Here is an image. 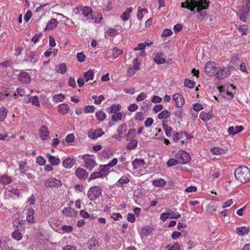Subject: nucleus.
<instances>
[{"label":"nucleus","mask_w":250,"mask_h":250,"mask_svg":"<svg viewBox=\"0 0 250 250\" xmlns=\"http://www.w3.org/2000/svg\"><path fill=\"white\" fill-rule=\"evenodd\" d=\"M234 175L237 180L244 183L250 180V170L245 166L239 167L235 169Z\"/></svg>","instance_id":"1"},{"label":"nucleus","mask_w":250,"mask_h":250,"mask_svg":"<svg viewBox=\"0 0 250 250\" xmlns=\"http://www.w3.org/2000/svg\"><path fill=\"white\" fill-rule=\"evenodd\" d=\"M102 188L99 186L91 187L87 192V197L91 201H94L97 199L101 195Z\"/></svg>","instance_id":"2"},{"label":"nucleus","mask_w":250,"mask_h":250,"mask_svg":"<svg viewBox=\"0 0 250 250\" xmlns=\"http://www.w3.org/2000/svg\"><path fill=\"white\" fill-rule=\"evenodd\" d=\"M202 0H186L185 2H182L181 7L182 8H188L190 11H194L195 8H198L199 5L201 4Z\"/></svg>","instance_id":"3"},{"label":"nucleus","mask_w":250,"mask_h":250,"mask_svg":"<svg viewBox=\"0 0 250 250\" xmlns=\"http://www.w3.org/2000/svg\"><path fill=\"white\" fill-rule=\"evenodd\" d=\"M175 157L178 159L180 164H187L191 160L189 155L187 152L183 150L179 151L176 154Z\"/></svg>","instance_id":"4"},{"label":"nucleus","mask_w":250,"mask_h":250,"mask_svg":"<svg viewBox=\"0 0 250 250\" xmlns=\"http://www.w3.org/2000/svg\"><path fill=\"white\" fill-rule=\"evenodd\" d=\"M46 188H59L62 186V182L55 178H49L46 180L44 183Z\"/></svg>","instance_id":"5"},{"label":"nucleus","mask_w":250,"mask_h":250,"mask_svg":"<svg viewBox=\"0 0 250 250\" xmlns=\"http://www.w3.org/2000/svg\"><path fill=\"white\" fill-rule=\"evenodd\" d=\"M84 161V167L87 169L91 170L95 167L97 166V163L94 160L93 158L89 155H84L83 157Z\"/></svg>","instance_id":"6"},{"label":"nucleus","mask_w":250,"mask_h":250,"mask_svg":"<svg viewBox=\"0 0 250 250\" xmlns=\"http://www.w3.org/2000/svg\"><path fill=\"white\" fill-rule=\"evenodd\" d=\"M208 3L209 1H208L207 0H202L201 4L199 5L196 10L198 13V19H203L206 16V13L203 11V10L207 9L208 6Z\"/></svg>","instance_id":"7"},{"label":"nucleus","mask_w":250,"mask_h":250,"mask_svg":"<svg viewBox=\"0 0 250 250\" xmlns=\"http://www.w3.org/2000/svg\"><path fill=\"white\" fill-rule=\"evenodd\" d=\"M217 70L216 63L213 62H208L205 66V73L208 76L213 75Z\"/></svg>","instance_id":"8"},{"label":"nucleus","mask_w":250,"mask_h":250,"mask_svg":"<svg viewBox=\"0 0 250 250\" xmlns=\"http://www.w3.org/2000/svg\"><path fill=\"white\" fill-rule=\"evenodd\" d=\"M104 133L101 129L98 128L95 130L91 129L88 132V136L90 139L95 140L102 136Z\"/></svg>","instance_id":"9"},{"label":"nucleus","mask_w":250,"mask_h":250,"mask_svg":"<svg viewBox=\"0 0 250 250\" xmlns=\"http://www.w3.org/2000/svg\"><path fill=\"white\" fill-rule=\"evenodd\" d=\"M87 245L90 250H97L99 247V241L96 238L92 237L88 240Z\"/></svg>","instance_id":"10"},{"label":"nucleus","mask_w":250,"mask_h":250,"mask_svg":"<svg viewBox=\"0 0 250 250\" xmlns=\"http://www.w3.org/2000/svg\"><path fill=\"white\" fill-rule=\"evenodd\" d=\"M229 75V71L228 68H223L217 71L215 74L216 78L221 80L227 78Z\"/></svg>","instance_id":"11"},{"label":"nucleus","mask_w":250,"mask_h":250,"mask_svg":"<svg viewBox=\"0 0 250 250\" xmlns=\"http://www.w3.org/2000/svg\"><path fill=\"white\" fill-rule=\"evenodd\" d=\"M19 81L23 84H28L30 82V76L26 72H21L18 77Z\"/></svg>","instance_id":"12"},{"label":"nucleus","mask_w":250,"mask_h":250,"mask_svg":"<svg viewBox=\"0 0 250 250\" xmlns=\"http://www.w3.org/2000/svg\"><path fill=\"white\" fill-rule=\"evenodd\" d=\"M92 9L88 6L83 7L82 11L83 16L87 20L94 19L95 15L92 14Z\"/></svg>","instance_id":"13"},{"label":"nucleus","mask_w":250,"mask_h":250,"mask_svg":"<svg viewBox=\"0 0 250 250\" xmlns=\"http://www.w3.org/2000/svg\"><path fill=\"white\" fill-rule=\"evenodd\" d=\"M172 98L176 102L177 107H181L184 105L185 100L182 95L179 93H176L173 95Z\"/></svg>","instance_id":"14"},{"label":"nucleus","mask_w":250,"mask_h":250,"mask_svg":"<svg viewBox=\"0 0 250 250\" xmlns=\"http://www.w3.org/2000/svg\"><path fill=\"white\" fill-rule=\"evenodd\" d=\"M39 135L42 140L47 139L49 135V132L45 126H42L39 130Z\"/></svg>","instance_id":"15"},{"label":"nucleus","mask_w":250,"mask_h":250,"mask_svg":"<svg viewBox=\"0 0 250 250\" xmlns=\"http://www.w3.org/2000/svg\"><path fill=\"white\" fill-rule=\"evenodd\" d=\"M154 62L157 64H163L166 62V59L164 58V55L162 53L158 52L155 54L154 58Z\"/></svg>","instance_id":"16"},{"label":"nucleus","mask_w":250,"mask_h":250,"mask_svg":"<svg viewBox=\"0 0 250 250\" xmlns=\"http://www.w3.org/2000/svg\"><path fill=\"white\" fill-rule=\"evenodd\" d=\"M26 55L28 57V58H29L28 61L30 62L35 63L37 62L38 55L35 52H31V51H29V52H27ZM28 61V60H26V61Z\"/></svg>","instance_id":"17"},{"label":"nucleus","mask_w":250,"mask_h":250,"mask_svg":"<svg viewBox=\"0 0 250 250\" xmlns=\"http://www.w3.org/2000/svg\"><path fill=\"white\" fill-rule=\"evenodd\" d=\"M244 127L242 126H230L228 131L229 134L234 135L243 130Z\"/></svg>","instance_id":"18"},{"label":"nucleus","mask_w":250,"mask_h":250,"mask_svg":"<svg viewBox=\"0 0 250 250\" xmlns=\"http://www.w3.org/2000/svg\"><path fill=\"white\" fill-rule=\"evenodd\" d=\"M132 167L134 169H137L140 167L143 166L145 165V162L142 159H135L132 162Z\"/></svg>","instance_id":"19"},{"label":"nucleus","mask_w":250,"mask_h":250,"mask_svg":"<svg viewBox=\"0 0 250 250\" xmlns=\"http://www.w3.org/2000/svg\"><path fill=\"white\" fill-rule=\"evenodd\" d=\"M75 174L78 177L81 179H86L88 175L85 169L80 167L77 169Z\"/></svg>","instance_id":"20"},{"label":"nucleus","mask_w":250,"mask_h":250,"mask_svg":"<svg viewBox=\"0 0 250 250\" xmlns=\"http://www.w3.org/2000/svg\"><path fill=\"white\" fill-rule=\"evenodd\" d=\"M58 21L55 19H51L47 23L45 30H53L58 25Z\"/></svg>","instance_id":"21"},{"label":"nucleus","mask_w":250,"mask_h":250,"mask_svg":"<svg viewBox=\"0 0 250 250\" xmlns=\"http://www.w3.org/2000/svg\"><path fill=\"white\" fill-rule=\"evenodd\" d=\"M213 116V114L212 113H206L205 111L201 112L199 115L200 118L205 122L210 120Z\"/></svg>","instance_id":"22"},{"label":"nucleus","mask_w":250,"mask_h":250,"mask_svg":"<svg viewBox=\"0 0 250 250\" xmlns=\"http://www.w3.org/2000/svg\"><path fill=\"white\" fill-rule=\"evenodd\" d=\"M47 158L48 159L49 162L52 165L57 166L60 163V160L51 154L47 153L46 154Z\"/></svg>","instance_id":"23"},{"label":"nucleus","mask_w":250,"mask_h":250,"mask_svg":"<svg viewBox=\"0 0 250 250\" xmlns=\"http://www.w3.org/2000/svg\"><path fill=\"white\" fill-rule=\"evenodd\" d=\"M129 181V179L126 175H123L116 183L115 185L118 187H122L123 184H127Z\"/></svg>","instance_id":"24"},{"label":"nucleus","mask_w":250,"mask_h":250,"mask_svg":"<svg viewBox=\"0 0 250 250\" xmlns=\"http://www.w3.org/2000/svg\"><path fill=\"white\" fill-rule=\"evenodd\" d=\"M132 7L128 8L120 16V18L124 21H126L129 19L130 13L132 11Z\"/></svg>","instance_id":"25"},{"label":"nucleus","mask_w":250,"mask_h":250,"mask_svg":"<svg viewBox=\"0 0 250 250\" xmlns=\"http://www.w3.org/2000/svg\"><path fill=\"white\" fill-rule=\"evenodd\" d=\"M94 72L93 70H89L83 74L85 82H88L90 80H92L94 78Z\"/></svg>","instance_id":"26"},{"label":"nucleus","mask_w":250,"mask_h":250,"mask_svg":"<svg viewBox=\"0 0 250 250\" xmlns=\"http://www.w3.org/2000/svg\"><path fill=\"white\" fill-rule=\"evenodd\" d=\"M19 169L21 173L23 174L25 171H27L29 167L27 165L26 162L23 161H21L19 163Z\"/></svg>","instance_id":"27"},{"label":"nucleus","mask_w":250,"mask_h":250,"mask_svg":"<svg viewBox=\"0 0 250 250\" xmlns=\"http://www.w3.org/2000/svg\"><path fill=\"white\" fill-rule=\"evenodd\" d=\"M11 182V177L7 175L4 174L0 177V182L3 185L10 184Z\"/></svg>","instance_id":"28"},{"label":"nucleus","mask_w":250,"mask_h":250,"mask_svg":"<svg viewBox=\"0 0 250 250\" xmlns=\"http://www.w3.org/2000/svg\"><path fill=\"white\" fill-rule=\"evenodd\" d=\"M250 231V228H247L246 227H243L238 228L236 229V233L240 236H243L245 234H247Z\"/></svg>","instance_id":"29"},{"label":"nucleus","mask_w":250,"mask_h":250,"mask_svg":"<svg viewBox=\"0 0 250 250\" xmlns=\"http://www.w3.org/2000/svg\"><path fill=\"white\" fill-rule=\"evenodd\" d=\"M55 70L60 74H64L66 71V65L65 63H62L56 66Z\"/></svg>","instance_id":"30"},{"label":"nucleus","mask_w":250,"mask_h":250,"mask_svg":"<svg viewBox=\"0 0 250 250\" xmlns=\"http://www.w3.org/2000/svg\"><path fill=\"white\" fill-rule=\"evenodd\" d=\"M69 110V106L67 104H61L59 106V111L62 114L67 113Z\"/></svg>","instance_id":"31"},{"label":"nucleus","mask_w":250,"mask_h":250,"mask_svg":"<svg viewBox=\"0 0 250 250\" xmlns=\"http://www.w3.org/2000/svg\"><path fill=\"white\" fill-rule=\"evenodd\" d=\"M74 163L75 161L73 159L67 158L63 160L62 164L63 166L65 168H70L73 166Z\"/></svg>","instance_id":"32"},{"label":"nucleus","mask_w":250,"mask_h":250,"mask_svg":"<svg viewBox=\"0 0 250 250\" xmlns=\"http://www.w3.org/2000/svg\"><path fill=\"white\" fill-rule=\"evenodd\" d=\"M127 128V126L125 124H122L120 125L117 131L119 134V138L123 137L124 135V133L126 131Z\"/></svg>","instance_id":"33"},{"label":"nucleus","mask_w":250,"mask_h":250,"mask_svg":"<svg viewBox=\"0 0 250 250\" xmlns=\"http://www.w3.org/2000/svg\"><path fill=\"white\" fill-rule=\"evenodd\" d=\"M138 140L137 139H132L126 145V148L130 150L135 149L138 145Z\"/></svg>","instance_id":"34"},{"label":"nucleus","mask_w":250,"mask_h":250,"mask_svg":"<svg viewBox=\"0 0 250 250\" xmlns=\"http://www.w3.org/2000/svg\"><path fill=\"white\" fill-rule=\"evenodd\" d=\"M111 167L107 165H100L99 167V170H100L103 174L104 175V177L107 175L108 173V170Z\"/></svg>","instance_id":"35"},{"label":"nucleus","mask_w":250,"mask_h":250,"mask_svg":"<svg viewBox=\"0 0 250 250\" xmlns=\"http://www.w3.org/2000/svg\"><path fill=\"white\" fill-rule=\"evenodd\" d=\"M239 18L240 20L244 22H246L247 21V16L249 14V9H242L241 11H239Z\"/></svg>","instance_id":"36"},{"label":"nucleus","mask_w":250,"mask_h":250,"mask_svg":"<svg viewBox=\"0 0 250 250\" xmlns=\"http://www.w3.org/2000/svg\"><path fill=\"white\" fill-rule=\"evenodd\" d=\"M62 213L67 216H71L77 214L74 209L71 208H65L62 210Z\"/></svg>","instance_id":"37"},{"label":"nucleus","mask_w":250,"mask_h":250,"mask_svg":"<svg viewBox=\"0 0 250 250\" xmlns=\"http://www.w3.org/2000/svg\"><path fill=\"white\" fill-rule=\"evenodd\" d=\"M210 151L215 155H222L225 153V150L224 149L217 147L211 148Z\"/></svg>","instance_id":"38"},{"label":"nucleus","mask_w":250,"mask_h":250,"mask_svg":"<svg viewBox=\"0 0 250 250\" xmlns=\"http://www.w3.org/2000/svg\"><path fill=\"white\" fill-rule=\"evenodd\" d=\"M170 116V112L167 110H165L160 112L158 115L159 119H164L168 118Z\"/></svg>","instance_id":"39"},{"label":"nucleus","mask_w":250,"mask_h":250,"mask_svg":"<svg viewBox=\"0 0 250 250\" xmlns=\"http://www.w3.org/2000/svg\"><path fill=\"white\" fill-rule=\"evenodd\" d=\"M7 114L6 108L3 106L0 108V121L2 122L4 120Z\"/></svg>","instance_id":"40"},{"label":"nucleus","mask_w":250,"mask_h":250,"mask_svg":"<svg viewBox=\"0 0 250 250\" xmlns=\"http://www.w3.org/2000/svg\"><path fill=\"white\" fill-rule=\"evenodd\" d=\"M166 211L168 214L169 218H179L181 217L180 214L175 213L170 209L167 208Z\"/></svg>","instance_id":"41"},{"label":"nucleus","mask_w":250,"mask_h":250,"mask_svg":"<svg viewBox=\"0 0 250 250\" xmlns=\"http://www.w3.org/2000/svg\"><path fill=\"white\" fill-rule=\"evenodd\" d=\"M163 127L165 131V133L167 137H170L171 135V132L172 128L171 127L169 126L166 124L163 123Z\"/></svg>","instance_id":"42"},{"label":"nucleus","mask_w":250,"mask_h":250,"mask_svg":"<svg viewBox=\"0 0 250 250\" xmlns=\"http://www.w3.org/2000/svg\"><path fill=\"white\" fill-rule=\"evenodd\" d=\"M103 177H104V175H103L101 171L99 170L98 171L94 172L92 173H91L90 176V178H89V180L95 179L97 178H102Z\"/></svg>","instance_id":"43"},{"label":"nucleus","mask_w":250,"mask_h":250,"mask_svg":"<svg viewBox=\"0 0 250 250\" xmlns=\"http://www.w3.org/2000/svg\"><path fill=\"white\" fill-rule=\"evenodd\" d=\"M153 184L156 187H163L165 186L166 182L162 179H159L158 180H154L153 182Z\"/></svg>","instance_id":"44"},{"label":"nucleus","mask_w":250,"mask_h":250,"mask_svg":"<svg viewBox=\"0 0 250 250\" xmlns=\"http://www.w3.org/2000/svg\"><path fill=\"white\" fill-rule=\"evenodd\" d=\"M34 210L32 209L29 210L27 213L26 220L29 223H33L34 220Z\"/></svg>","instance_id":"45"},{"label":"nucleus","mask_w":250,"mask_h":250,"mask_svg":"<svg viewBox=\"0 0 250 250\" xmlns=\"http://www.w3.org/2000/svg\"><path fill=\"white\" fill-rule=\"evenodd\" d=\"M12 237L14 239L19 241L22 238V235L19 230H16L12 233Z\"/></svg>","instance_id":"46"},{"label":"nucleus","mask_w":250,"mask_h":250,"mask_svg":"<svg viewBox=\"0 0 250 250\" xmlns=\"http://www.w3.org/2000/svg\"><path fill=\"white\" fill-rule=\"evenodd\" d=\"M121 108V105L119 104H113L109 109V112L111 113H116V112Z\"/></svg>","instance_id":"47"},{"label":"nucleus","mask_w":250,"mask_h":250,"mask_svg":"<svg viewBox=\"0 0 250 250\" xmlns=\"http://www.w3.org/2000/svg\"><path fill=\"white\" fill-rule=\"evenodd\" d=\"M106 117L105 113L102 111H100L96 113V117L97 120L102 121Z\"/></svg>","instance_id":"48"},{"label":"nucleus","mask_w":250,"mask_h":250,"mask_svg":"<svg viewBox=\"0 0 250 250\" xmlns=\"http://www.w3.org/2000/svg\"><path fill=\"white\" fill-rule=\"evenodd\" d=\"M185 86L192 88L195 86V82L189 79H185L184 82Z\"/></svg>","instance_id":"49"},{"label":"nucleus","mask_w":250,"mask_h":250,"mask_svg":"<svg viewBox=\"0 0 250 250\" xmlns=\"http://www.w3.org/2000/svg\"><path fill=\"white\" fill-rule=\"evenodd\" d=\"M33 105L37 106H40V103L38 96H35L31 97V102Z\"/></svg>","instance_id":"50"},{"label":"nucleus","mask_w":250,"mask_h":250,"mask_svg":"<svg viewBox=\"0 0 250 250\" xmlns=\"http://www.w3.org/2000/svg\"><path fill=\"white\" fill-rule=\"evenodd\" d=\"M184 132H180L173 134V139L175 142L177 141L180 139L184 138Z\"/></svg>","instance_id":"51"},{"label":"nucleus","mask_w":250,"mask_h":250,"mask_svg":"<svg viewBox=\"0 0 250 250\" xmlns=\"http://www.w3.org/2000/svg\"><path fill=\"white\" fill-rule=\"evenodd\" d=\"M178 163H179L178 159H175L173 158L168 160L167 162V165L168 167H172L174 166H176Z\"/></svg>","instance_id":"52"},{"label":"nucleus","mask_w":250,"mask_h":250,"mask_svg":"<svg viewBox=\"0 0 250 250\" xmlns=\"http://www.w3.org/2000/svg\"><path fill=\"white\" fill-rule=\"evenodd\" d=\"M118 34L117 30L115 28H109L106 32V34L109 36H114Z\"/></svg>","instance_id":"53"},{"label":"nucleus","mask_w":250,"mask_h":250,"mask_svg":"<svg viewBox=\"0 0 250 250\" xmlns=\"http://www.w3.org/2000/svg\"><path fill=\"white\" fill-rule=\"evenodd\" d=\"M64 96L62 94H57L53 96V100L56 102H61L64 99Z\"/></svg>","instance_id":"54"},{"label":"nucleus","mask_w":250,"mask_h":250,"mask_svg":"<svg viewBox=\"0 0 250 250\" xmlns=\"http://www.w3.org/2000/svg\"><path fill=\"white\" fill-rule=\"evenodd\" d=\"M94 110L95 107L93 105H86L84 108V111L85 113H92Z\"/></svg>","instance_id":"55"},{"label":"nucleus","mask_w":250,"mask_h":250,"mask_svg":"<svg viewBox=\"0 0 250 250\" xmlns=\"http://www.w3.org/2000/svg\"><path fill=\"white\" fill-rule=\"evenodd\" d=\"M122 117V114L121 112L117 113L116 115H113L111 116V119L113 121L117 122L118 120H121Z\"/></svg>","instance_id":"56"},{"label":"nucleus","mask_w":250,"mask_h":250,"mask_svg":"<svg viewBox=\"0 0 250 250\" xmlns=\"http://www.w3.org/2000/svg\"><path fill=\"white\" fill-rule=\"evenodd\" d=\"M122 51L117 48H114L113 49V57L114 59L117 58L121 54H122Z\"/></svg>","instance_id":"57"},{"label":"nucleus","mask_w":250,"mask_h":250,"mask_svg":"<svg viewBox=\"0 0 250 250\" xmlns=\"http://www.w3.org/2000/svg\"><path fill=\"white\" fill-rule=\"evenodd\" d=\"M45 160L42 156H38L36 158V162L41 166L45 164Z\"/></svg>","instance_id":"58"},{"label":"nucleus","mask_w":250,"mask_h":250,"mask_svg":"<svg viewBox=\"0 0 250 250\" xmlns=\"http://www.w3.org/2000/svg\"><path fill=\"white\" fill-rule=\"evenodd\" d=\"M77 58L79 62H83L85 60V56L83 53H79L77 54Z\"/></svg>","instance_id":"59"},{"label":"nucleus","mask_w":250,"mask_h":250,"mask_svg":"<svg viewBox=\"0 0 250 250\" xmlns=\"http://www.w3.org/2000/svg\"><path fill=\"white\" fill-rule=\"evenodd\" d=\"M68 84L73 88H75L76 86L75 80L74 78L70 77L68 79Z\"/></svg>","instance_id":"60"},{"label":"nucleus","mask_w":250,"mask_h":250,"mask_svg":"<svg viewBox=\"0 0 250 250\" xmlns=\"http://www.w3.org/2000/svg\"><path fill=\"white\" fill-rule=\"evenodd\" d=\"M74 138L75 137L73 134H69L68 135H67L65 138V141L68 143H72L74 142Z\"/></svg>","instance_id":"61"},{"label":"nucleus","mask_w":250,"mask_h":250,"mask_svg":"<svg viewBox=\"0 0 250 250\" xmlns=\"http://www.w3.org/2000/svg\"><path fill=\"white\" fill-rule=\"evenodd\" d=\"M62 229L66 232H70L73 230V227L71 226L64 225L62 226Z\"/></svg>","instance_id":"62"},{"label":"nucleus","mask_w":250,"mask_h":250,"mask_svg":"<svg viewBox=\"0 0 250 250\" xmlns=\"http://www.w3.org/2000/svg\"><path fill=\"white\" fill-rule=\"evenodd\" d=\"M146 98V94L144 92H142L138 95L136 100L137 102H141L143 101Z\"/></svg>","instance_id":"63"},{"label":"nucleus","mask_w":250,"mask_h":250,"mask_svg":"<svg viewBox=\"0 0 250 250\" xmlns=\"http://www.w3.org/2000/svg\"><path fill=\"white\" fill-rule=\"evenodd\" d=\"M180 245L178 243H175L174 245L169 247L168 250H180Z\"/></svg>","instance_id":"64"}]
</instances>
